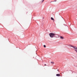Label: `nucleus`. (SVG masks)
<instances>
[{
  "label": "nucleus",
  "mask_w": 77,
  "mask_h": 77,
  "mask_svg": "<svg viewBox=\"0 0 77 77\" xmlns=\"http://www.w3.org/2000/svg\"><path fill=\"white\" fill-rule=\"evenodd\" d=\"M55 35H56V34L53 33H50L49 34V35L51 38H53L54 37V36H55Z\"/></svg>",
  "instance_id": "f257e3e1"
},
{
  "label": "nucleus",
  "mask_w": 77,
  "mask_h": 77,
  "mask_svg": "<svg viewBox=\"0 0 77 77\" xmlns=\"http://www.w3.org/2000/svg\"><path fill=\"white\" fill-rule=\"evenodd\" d=\"M60 39H64V37H63L62 36H60Z\"/></svg>",
  "instance_id": "f03ea898"
},
{
  "label": "nucleus",
  "mask_w": 77,
  "mask_h": 77,
  "mask_svg": "<svg viewBox=\"0 0 77 77\" xmlns=\"http://www.w3.org/2000/svg\"><path fill=\"white\" fill-rule=\"evenodd\" d=\"M73 48H74V49H75V50H77V47L75 46H73Z\"/></svg>",
  "instance_id": "7ed1b4c3"
},
{
  "label": "nucleus",
  "mask_w": 77,
  "mask_h": 77,
  "mask_svg": "<svg viewBox=\"0 0 77 77\" xmlns=\"http://www.w3.org/2000/svg\"><path fill=\"white\" fill-rule=\"evenodd\" d=\"M69 46H70V47H73V45H68Z\"/></svg>",
  "instance_id": "20e7f679"
},
{
  "label": "nucleus",
  "mask_w": 77,
  "mask_h": 77,
  "mask_svg": "<svg viewBox=\"0 0 77 77\" xmlns=\"http://www.w3.org/2000/svg\"><path fill=\"white\" fill-rule=\"evenodd\" d=\"M56 76H60V74H57L56 75Z\"/></svg>",
  "instance_id": "39448f33"
},
{
  "label": "nucleus",
  "mask_w": 77,
  "mask_h": 77,
  "mask_svg": "<svg viewBox=\"0 0 77 77\" xmlns=\"http://www.w3.org/2000/svg\"><path fill=\"white\" fill-rule=\"evenodd\" d=\"M51 20H54V19L53 17H51Z\"/></svg>",
  "instance_id": "423d86ee"
},
{
  "label": "nucleus",
  "mask_w": 77,
  "mask_h": 77,
  "mask_svg": "<svg viewBox=\"0 0 77 77\" xmlns=\"http://www.w3.org/2000/svg\"><path fill=\"white\" fill-rule=\"evenodd\" d=\"M51 63L52 64H53V63H54L52 62H51Z\"/></svg>",
  "instance_id": "0eeeda50"
},
{
  "label": "nucleus",
  "mask_w": 77,
  "mask_h": 77,
  "mask_svg": "<svg viewBox=\"0 0 77 77\" xmlns=\"http://www.w3.org/2000/svg\"><path fill=\"white\" fill-rule=\"evenodd\" d=\"M44 47L45 48V47H46V46L45 45H44Z\"/></svg>",
  "instance_id": "6e6552de"
},
{
  "label": "nucleus",
  "mask_w": 77,
  "mask_h": 77,
  "mask_svg": "<svg viewBox=\"0 0 77 77\" xmlns=\"http://www.w3.org/2000/svg\"><path fill=\"white\" fill-rule=\"evenodd\" d=\"M44 0H43L42 1V2H44Z\"/></svg>",
  "instance_id": "1a4fd4ad"
},
{
  "label": "nucleus",
  "mask_w": 77,
  "mask_h": 77,
  "mask_svg": "<svg viewBox=\"0 0 77 77\" xmlns=\"http://www.w3.org/2000/svg\"><path fill=\"white\" fill-rule=\"evenodd\" d=\"M45 66H46V64H45Z\"/></svg>",
  "instance_id": "9d476101"
},
{
  "label": "nucleus",
  "mask_w": 77,
  "mask_h": 77,
  "mask_svg": "<svg viewBox=\"0 0 77 77\" xmlns=\"http://www.w3.org/2000/svg\"><path fill=\"white\" fill-rule=\"evenodd\" d=\"M56 0H55L54 1V2H56Z\"/></svg>",
  "instance_id": "9b49d317"
},
{
  "label": "nucleus",
  "mask_w": 77,
  "mask_h": 77,
  "mask_svg": "<svg viewBox=\"0 0 77 77\" xmlns=\"http://www.w3.org/2000/svg\"><path fill=\"white\" fill-rule=\"evenodd\" d=\"M57 70L58 71H59V69H57Z\"/></svg>",
  "instance_id": "f8f14e48"
}]
</instances>
